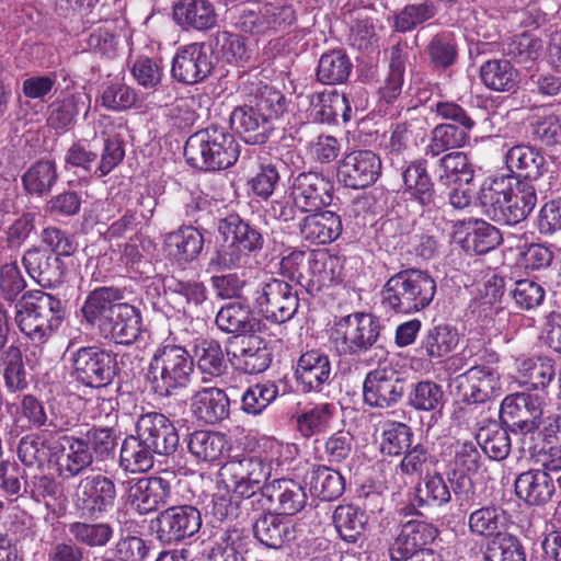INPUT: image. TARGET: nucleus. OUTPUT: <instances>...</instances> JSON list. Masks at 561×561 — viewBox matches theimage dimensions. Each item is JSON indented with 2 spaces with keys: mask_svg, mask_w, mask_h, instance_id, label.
<instances>
[{
  "mask_svg": "<svg viewBox=\"0 0 561 561\" xmlns=\"http://www.w3.org/2000/svg\"><path fill=\"white\" fill-rule=\"evenodd\" d=\"M125 296V288H94L80 308L81 323L95 329L101 337L116 345H133L142 331V314L138 307L124 301Z\"/></svg>",
  "mask_w": 561,
  "mask_h": 561,
  "instance_id": "f257e3e1",
  "label": "nucleus"
},
{
  "mask_svg": "<svg viewBox=\"0 0 561 561\" xmlns=\"http://www.w3.org/2000/svg\"><path fill=\"white\" fill-rule=\"evenodd\" d=\"M286 98L275 87L261 84L243 105L236 106L229 117L232 130L248 145L268 141L274 123L286 112Z\"/></svg>",
  "mask_w": 561,
  "mask_h": 561,
  "instance_id": "f03ea898",
  "label": "nucleus"
},
{
  "mask_svg": "<svg viewBox=\"0 0 561 561\" xmlns=\"http://www.w3.org/2000/svg\"><path fill=\"white\" fill-rule=\"evenodd\" d=\"M478 201L489 219L499 225L515 226L535 208L537 192L527 181L516 180L515 186H512L508 179L501 176L481 185Z\"/></svg>",
  "mask_w": 561,
  "mask_h": 561,
  "instance_id": "7ed1b4c3",
  "label": "nucleus"
},
{
  "mask_svg": "<svg viewBox=\"0 0 561 561\" xmlns=\"http://www.w3.org/2000/svg\"><path fill=\"white\" fill-rule=\"evenodd\" d=\"M240 145L227 127L210 124L192 134L184 145L187 164L204 172L231 168L240 157Z\"/></svg>",
  "mask_w": 561,
  "mask_h": 561,
  "instance_id": "20e7f679",
  "label": "nucleus"
},
{
  "mask_svg": "<svg viewBox=\"0 0 561 561\" xmlns=\"http://www.w3.org/2000/svg\"><path fill=\"white\" fill-rule=\"evenodd\" d=\"M436 294V282L417 268H404L390 276L380 290L386 313L411 314L427 308Z\"/></svg>",
  "mask_w": 561,
  "mask_h": 561,
  "instance_id": "39448f33",
  "label": "nucleus"
},
{
  "mask_svg": "<svg viewBox=\"0 0 561 561\" xmlns=\"http://www.w3.org/2000/svg\"><path fill=\"white\" fill-rule=\"evenodd\" d=\"M65 317L66 301L42 290L26 291L15 304V322L20 331L34 342L46 341Z\"/></svg>",
  "mask_w": 561,
  "mask_h": 561,
  "instance_id": "423d86ee",
  "label": "nucleus"
},
{
  "mask_svg": "<svg viewBox=\"0 0 561 561\" xmlns=\"http://www.w3.org/2000/svg\"><path fill=\"white\" fill-rule=\"evenodd\" d=\"M194 373V359L180 345L167 344L158 347L150 358L146 381L159 398H169L186 388Z\"/></svg>",
  "mask_w": 561,
  "mask_h": 561,
  "instance_id": "0eeeda50",
  "label": "nucleus"
},
{
  "mask_svg": "<svg viewBox=\"0 0 561 561\" xmlns=\"http://www.w3.org/2000/svg\"><path fill=\"white\" fill-rule=\"evenodd\" d=\"M67 455L61 463L66 476L76 478L84 473L94 462L105 461L114 455L117 436L111 427L91 426L87 431L67 434Z\"/></svg>",
  "mask_w": 561,
  "mask_h": 561,
  "instance_id": "6e6552de",
  "label": "nucleus"
},
{
  "mask_svg": "<svg viewBox=\"0 0 561 561\" xmlns=\"http://www.w3.org/2000/svg\"><path fill=\"white\" fill-rule=\"evenodd\" d=\"M71 376L80 385L92 389L110 386L118 375L117 353L101 345L68 346Z\"/></svg>",
  "mask_w": 561,
  "mask_h": 561,
  "instance_id": "1a4fd4ad",
  "label": "nucleus"
},
{
  "mask_svg": "<svg viewBox=\"0 0 561 561\" xmlns=\"http://www.w3.org/2000/svg\"><path fill=\"white\" fill-rule=\"evenodd\" d=\"M382 329L377 316L353 312L335 320V344L341 354L359 358L381 342Z\"/></svg>",
  "mask_w": 561,
  "mask_h": 561,
  "instance_id": "9d476101",
  "label": "nucleus"
},
{
  "mask_svg": "<svg viewBox=\"0 0 561 561\" xmlns=\"http://www.w3.org/2000/svg\"><path fill=\"white\" fill-rule=\"evenodd\" d=\"M545 397L533 392H515L506 396L500 407V424L515 436L522 437V450L526 451V438L535 439L543 414Z\"/></svg>",
  "mask_w": 561,
  "mask_h": 561,
  "instance_id": "9b49d317",
  "label": "nucleus"
},
{
  "mask_svg": "<svg viewBox=\"0 0 561 561\" xmlns=\"http://www.w3.org/2000/svg\"><path fill=\"white\" fill-rule=\"evenodd\" d=\"M103 148L99 154L81 141L70 146L65 154V164L80 170L84 175L102 179L110 174L125 158L124 140L118 134H102Z\"/></svg>",
  "mask_w": 561,
  "mask_h": 561,
  "instance_id": "f8f14e48",
  "label": "nucleus"
},
{
  "mask_svg": "<svg viewBox=\"0 0 561 561\" xmlns=\"http://www.w3.org/2000/svg\"><path fill=\"white\" fill-rule=\"evenodd\" d=\"M117 496L118 489L111 477L102 473L87 476L75 490L73 508L80 519L98 520L115 508Z\"/></svg>",
  "mask_w": 561,
  "mask_h": 561,
  "instance_id": "ddd939ff",
  "label": "nucleus"
},
{
  "mask_svg": "<svg viewBox=\"0 0 561 561\" xmlns=\"http://www.w3.org/2000/svg\"><path fill=\"white\" fill-rule=\"evenodd\" d=\"M400 169L404 202L415 207L422 215L440 209L446 204L444 193L436 188L428 173L426 160L417 159L408 164L403 162Z\"/></svg>",
  "mask_w": 561,
  "mask_h": 561,
  "instance_id": "4468645a",
  "label": "nucleus"
},
{
  "mask_svg": "<svg viewBox=\"0 0 561 561\" xmlns=\"http://www.w3.org/2000/svg\"><path fill=\"white\" fill-rule=\"evenodd\" d=\"M68 443L66 433L44 431L23 436L18 445V457L26 467L43 469L51 462L56 465L59 477L65 480L72 479L66 476L61 467L64 456L67 455Z\"/></svg>",
  "mask_w": 561,
  "mask_h": 561,
  "instance_id": "2eb2a0df",
  "label": "nucleus"
},
{
  "mask_svg": "<svg viewBox=\"0 0 561 561\" xmlns=\"http://www.w3.org/2000/svg\"><path fill=\"white\" fill-rule=\"evenodd\" d=\"M480 467L481 454L472 442L459 444L454 459L446 465L445 476L459 507L469 508L478 504L476 485L469 474L477 473Z\"/></svg>",
  "mask_w": 561,
  "mask_h": 561,
  "instance_id": "dca6fc26",
  "label": "nucleus"
},
{
  "mask_svg": "<svg viewBox=\"0 0 561 561\" xmlns=\"http://www.w3.org/2000/svg\"><path fill=\"white\" fill-rule=\"evenodd\" d=\"M163 294L168 306L175 313L191 319L207 316L209 291L204 282L170 276L163 282Z\"/></svg>",
  "mask_w": 561,
  "mask_h": 561,
  "instance_id": "f3484780",
  "label": "nucleus"
},
{
  "mask_svg": "<svg viewBox=\"0 0 561 561\" xmlns=\"http://www.w3.org/2000/svg\"><path fill=\"white\" fill-rule=\"evenodd\" d=\"M408 379L390 368L369 370L363 381V402L371 409L389 410L405 398Z\"/></svg>",
  "mask_w": 561,
  "mask_h": 561,
  "instance_id": "a211bd4d",
  "label": "nucleus"
},
{
  "mask_svg": "<svg viewBox=\"0 0 561 561\" xmlns=\"http://www.w3.org/2000/svg\"><path fill=\"white\" fill-rule=\"evenodd\" d=\"M213 45L194 42L176 49L171 64V77L183 85L204 82L214 71Z\"/></svg>",
  "mask_w": 561,
  "mask_h": 561,
  "instance_id": "6ab92c4d",
  "label": "nucleus"
},
{
  "mask_svg": "<svg viewBox=\"0 0 561 561\" xmlns=\"http://www.w3.org/2000/svg\"><path fill=\"white\" fill-rule=\"evenodd\" d=\"M202 527V514L193 505L170 506L151 520L156 539L163 545H172L194 537Z\"/></svg>",
  "mask_w": 561,
  "mask_h": 561,
  "instance_id": "aec40b11",
  "label": "nucleus"
},
{
  "mask_svg": "<svg viewBox=\"0 0 561 561\" xmlns=\"http://www.w3.org/2000/svg\"><path fill=\"white\" fill-rule=\"evenodd\" d=\"M257 294L255 301L260 311L273 323H285L298 311V290L289 282L272 277L261 283Z\"/></svg>",
  "mask_w": 561,
  "mask_h": 561,
  "instance_id": "412c9836",
  "label": "nucleus"
},
{
  "mask_svg": "<svg viewBox=\"0 0 561 561\" xmlns=\"http://www.w3.org/2000/svg\"><path fill=\"white\" fill-rule=\"evenodd\" d=\"M289 197L308 213L335 206L334 182L323 172L301 171L290 179Z\"/></svg>",
  "mask_w": 561,
  "mask_h": 561,
  "instance_id": "4be33fe9",
  "label": "nucleus"
},
{
  "mask_svg": "<svg viewBox=\"0 0 561 561\" xmlns=\"http://www.w3.org/2000/svg\"><path fill=\"white\" fill-rule=\"evenodd\" d=\"M457 394L467 404H480L496 397L501 390L500 374L490 365L474 363L453 379Z\"/></svg>",
  "mask_w": 561,
  "mask_h": 561,
  "instance_id": "5701e85b",
  "label": "nucleus"
},
{
  "mask_svg": "<svg viewBox=\"0 0 561 561\" xmlns=\"http://www.w3.org/2000/svg\"><path fill=\"white\" fill-rule=\"evenodd\" d=\"M381 174L380 157L368 149L354 150L339 163L337 181L347 188L363 190L371 186Z\"/></svg>",
  "mask_w": 561,
  "mask_h": 561,
  "instance_id": "b1692460",
  "label": "nucleus"
},
{
  "mask_svg": "<svg viewBox=\"0 0 561 561\" xmlns=\"http://www.w3.org/2000/svg\"><path fill=\"white\" fill-rule=\"evenodd\" d=\"M135 432L158 456H171L180 445L176 427L167 415L160 412L141 414L136 422Z\"/></svg>",
  "mask_w": 561,
  "mask_h": 561,
  "instance_id": "393cba45",
  "label": "nucleus"
},
{
  "mask_svg": "<svg viewBox=\"0 0 561 561\" xmlns=\"http://www.w3.org/2000/svg\"><path fill=\"white\" fill-rule=\"evenodd\" d=\"M294 376L301 393L322 392L334 378L329 355L319 348L302 353L297 359Z\"/></svg>",
  "mask_w": 561,
  "mask_h": 561,
  "instance_id": "a878e982",
  "label": "nucleus"
},
{
  "mask_svg": "<svg viewBox=\"0 0 561 561\" xmlns=\"http://www.w3.org/2000/svg\"><path fill=\"white\" fill-rule=\"evenodd\" d=\"M126 499L139 515H147L164 506L171 496L170 482L158 476L130 479L126 482Z\"/></svg>",
  "mask_w": 561,
  "mask_h": 561,
  "instance_id": "bb28decb",
  "label": "nucleus"
},
{
  "mask_svg": "<svg viewBox=\"0 0 561 561\" xmlns=\"http://www.w3.org/2000/svg\"><path fill=\"white\" fill-rule=\"evenodd\" d=\"M345 257L328 250L312 251L308 259L310 277L302 285L306 291L318 296L323 289L341 284L344 279Z\"/></svg>",
  "mask_w": 561,
  "mask_h": 561,
  "instance_id": "cd10ccee",
  "label": "nucleus"
},
{
  "mask_svg": "<svg viewBox=\"0 0 561 561\" xmlns=\"http://www.w3.org/2000/svg\"><path fill=\"white\" fill-rule=\"evenodd\" d=\"M224 469L232 473L234 492L248 494L249 490L267 486L272 465L262 456L243 455L229 461Z\"/></svg>",
  "mask_w": 561,
  "mask_h": 561,
  "instance_id": "c85d7f7f",
  "label": "nucleus"
},
{
  "mask_svg": "<svg viewBox=\"0 0 561 561\" xmlns=\"http://www.w3.org/2000/svg\"><path fill=\"white\" fill-rule=\"evenodd\" d=\"M22 263L30 275L43 288H55L64 282L66 274L61 257L41 247L25 251Z\"/></svg>",
  "mask_w": 561,
  "mask_h": 561,
  "instance_id": "c756f323",
  "label": "nucleus"
},
{
  "mask_svg": "<svg viewBox=\"0 0 561 561\" xmlns=\"http://www.w3.org/2000/svg\"><path fill=\"white\" fill-rule=\"evenodd\" d=\"M253 537L270 549L279 550L296 538L295 525L277 512L260 513L253 517Z\"/></svg>",
  "mask_w": 561,
  "mask_h": 561,
  "instance_id": "7c9ffc66",
  "label": "nucleus"
},
{
  "mask_svg": "<svg viewBox=\"0 0 561 561\" xmlns=\"http://www.w3.org/2000/svg\"><path fill=\"white\" fill-rule=\"evenodd\" d=\"M298 224L301 238L316 245L330 244L343 231L341 216L335 210L327 208L309 211Z\"/></svg>",
  "mask_w": 561,
  "mask_h": 561,
  "instance_id": "2f4dec72",
  "label": "nucleus"
},
{
  "mask_svg": "<svg viewBox=\"0 0 561 561\" xmlns=\"http://www.w3.org/2000/svg\"><path fill=\"white\" fill-rule=\"evenodd\" d=\"M172 18L186 32H206L217 25V13L209 0H178L172 8Z\"/></svg>",
  "mask_w": 561,
  "mask_h": 561,
  "instance_id": "473e14b6",
  "label": "nucleus"
},
{
  "mask_svg": "<svg viewBox=\"0 0 561 561\" xmlns=\"http://www.w3.org/2000/svg\"><path fill=\"white\" fill-rule=\"evenodd\" d=\"M217 230L226 241L231 239L242 250H245L249 256L257 254L264 248L265 238L261 229L236 213L220 218Z\"/></svg>",
  "mask_w": 561,
  "mask_h": 561,
  "instance_id": "72a5a7b5",
  "label": "nucleus"
},
{
  "mask_svg": "<svg viewBox=\"0 0 561 561\" xmlns=\"http://www.w3.org/2000/svg\"><path fill=\"white\" fill-rule=\"evenodd\" d=\"M437 536V528L423 520H409L403 526L389 549L390 558L402 559L427 548Z\"/></svg>",
  "mask_w": 561,
  "mask_h": 561,
  "instance_id": "f704fd0d",
  "label": "nucleus"
},
{
  "mask_svg": "<svg viewBox=\"0 0 561 561\" xmlns=\"http://www.w3.org/2000/svg\"><path fill=\"white\" fill-rule=\"evenodd\" d=\"M505 161L512 172H517L516 180L530 184L549 171V163L542 151L529 145L513 146L506 152Z\"/></svg>",
  "mask_w": 561,
  "mask_h": 561,
  "instance_id": "c9c22d12",
  "label": "nucleus"
},
{
  "mask_svg": "<svg viewBox=\"0 0 561 561\" xmlns=\"http://www.w3.org/2000/svg\"><path fill=\"white\" fill-rule=\"evenodd\" d=\"M517 497L530 506H543L556 492L554 480L546 470L529 469L514 482Z\"/></svg>",
  "mask_w": 561,
  "mask_h": 561,
  "instance_id": "e433bc0d",
  "label": "nucleus"
},
{
  "mask_svg": "<svg viewBox=\"0 0 561 561\" xmlns=\"http://www.w3.org/2000/svg\"><path fill=\"white\" fill-rule=\"evenodd\" d=\"M310 116L317 123L335 125L352 118V107L345 93L336 90L316 92L310 96Z\"/></svg>",
  "mask_w": 561,
  "mask_h": 561,
  "instance_id": "4c0bfd02",
  "label": "nucleus"
},
{
  "mask_svg": "<svg viewBox=\"0 0 561 561\" xmlns=\"http://www.w3.org/2000/svg\"><path fill=\"white\" fill-rule=\"evenodd\" d=\"M207 42L213 45V54L217 53L222 60L230 65L241 68H251L255 65V53L240 34L217 31L209 36Z\"/></svg>",
  "mask_w": 561,
  "mask_h": 561,
  "instance_id": "58836bf2",
  "label": "nucleus"
},
{
  "mask_svg": "<svg viewBox=\"0 0 561 561\" xmlns=\"http://www.w3.org/2000/svg\"><path fill=\"white\" fill-rule=\"evenodd\" d=\"M405 404L416 412L431 413L432 417L442 415L447 398L443 386L432 379L408 381Z\"/></svg>",
  "mask_w": 561,
  "mask_h": 561,
  "instance_id": "ea45409f",
  "label": "nucleus"
},
{
  "mask_svg": "<svg viewBox=\"0 0 561 561\" xmlns=\"http://www.w3.org/2000/svg\"><path fill=\"white\" fill-rule=\"evenodd\" d=\"M215 323L224 333L241 336L260 331L261 321L253 316L249 305L231 301L224 305L217 312Z\"/></svg>",
  "mask_w": 561,
  "mask_h": 561,
  "instance_id": "a19ab883",
  "label": "nucleus"
},
{
  "mask_svg": "<svg viewBox=\"0 0 561 561\" xmlns=\"http://www.w3.org/2000/svg\"><path fill=\"white\" fill-rule=\"evenodd\" d=\"M458 344L457 330L448 324L427 328L415 348L417 357L430 363L439 362Z\"/></svg>",
  "mask_w": 561,
  "mask_h": 561,
  "instance_id": "79ce46f5",
  "label": "nucleus"
},
{
  "mask_svg": "<svg viewBox=\"0 0 561 561\" xmlns=\"http://www.w3.org/2000/svg\"><path fill=\"white\" fill-rule=\"evenodd\" d=\"M192 411L197 420L217 424L230 415V399L224 389L207 387L192 397Z\"/></svg>",
  "mask_w": 561,
  "mask_h": 561,
  "instance_id": "37998d69",
  "label": "nucleus"
},
{
  "mask_svg": "<svg viewBox=\"0 0 561 561\" xmlns=\"http://www.w3.org/2000/svg\"><path fill=\"white\" fill-rule=\"evenodd\" d=\"M455 227L466 229V236L460 243L467 252L478 255L486 254L502 242L500 230L484 220H458Z\"/></svg>",
  "mask_w": 561,
  "mask_h": 561,
  "instance_id": "c03bdc74",
  "label": "nucleus"
},
{
  "mask_svg": "<svg viewBox=\"0 0 561 561\" xmlns=\"http://www.w3.org/2000/svg\"><path fill=\"white\" fill-rule=\"evenodd\" d=\"M305 482L311 495L325 502L337 500L345 490V480L341 472L325 465H313L307 471Z\"/></svg>",
  "mask_w": 561,
  "mask_h": 561,
  "instance_id": "a18cd8bd",
  "label": "nucleus"
},
{
  "mask_svg": "<svg viewBox=\"0 0 561 561\" xmlns=\"http://www.w3.org/2000/svg\"><path fill=\"white\" fill-rule=\"evenodd\" d=\"M479 75L484 87L495 92L512 93L519 83L518 69L506 58H492L484 61Z\"/></svg>",
  "mask_w": 561,
  "mask_h": 561,
  "instance_id": "49530a36",
  "label": "nucleus"
},
{
  "mask_svg": "<svg viewBox=\"0 0 561 561\" xmlns=\"http://www.w3.org/2000/svg\"><path fill=\"white\" fill-rule=\"evenodd\" d=\"M187 450L198 462L218 461L228 446L227 435L216 431L197 430L186 438Z\"/></svg>",
  "mask_w": 561,
  "mask_h": 561,
  "instance_id": "de8ad7c7",
  "label": "nucleus"
},
{
  "mask_svg": "<svg viewBox=\"0 0 561 561\" xmlns=\"http://www.w3.org/2000/svg\"><path fill=\"white\" fill-rule=\"evenodd\" d=\"M272 358L273 353L268 343L259 336H251L247 344L233 354L231 363L241 373L256 375L270 367Z\"/></svg>",
  "mask_w": 561,
  "mask_h": 561,
  "instance_id": "09e8293b",
  "label": "nucleus"
},
{
  "mask_svg": "<svg viewBox=\"0 0 561 561\" xmlns=\"http://www.w3.org/2000/svg\"><path fill=\"white\" fill-rule=\"evenodd\" d=\"M508 524V514L499 505H486L471 512L468 516V528L471 535L488 540L504 531Z\"/></svg>",
  "mask_w": 561,
  "mask_h": 561,
  "instance_id": "8fccbe9b",
  "label": "nucleus"
},
{
  "mask_svg": "<svg viewBox=\"0 0 561 561\" xmlns=\"http://www.w3.org/2000/svg\"><path fill=\"white\" fill-rule=\"evenodd\" d=\"M138 433L124 438L118 459V467L129 473H146L154 466L156 454L144 444Z\"/></svg>",
  "mask_w": 561,
  "mask_h": 561,
  "instance_id": "3c124183",
  "label": "nucleus"
},
{
  "mask_svg": "<svg viewBox=\"0 0 561 561\" xmlns=\"http://www.w3.org/2000/svg\"><path fill=\"white\" fill-rule=\"evenodd\" d=\"M451 492L445 471L426 472L415 486L414 500L420 507H444L451 502Z\"/></svg>",
  "mask_w": 561,
  "mask_h": 561,
  "instance_id": "603ef678",
  "label": "nucleus"
},
{
  "mask_svg": "<svg viewBox=\"0 0 561 561\" xmlns=\"http://www.w3.org/2000/svg\"><path fill=\"white\" fill-rule=\"evenodd\" d=\"M268 491L271 492L268 496L274 497V503H277V513L283 516H294L307 504L305 486L293 479H276Z\"/></svg>",
  "mask_w": 561,
  "mask_h": 561,
  "instance_id": "864d4df0",
  "label": "nucleus"
},
{
  "mask_svg": "<svg viewBox=\"0 0 561 561\" xmlns=\"http://www.w3.org/2000/svg\"><path fill=\"white\" fill-rule=\"evenodd\" d=\"M352 70L353 64L348 55L343 49H331L320 56L316 77L322 84H343L348 80Z\"/></svg>",
  "mask_w": 561,
  "mask_h": 561,
  "instance_id": "5fc2aeb1",
  "label": "nucleus"
},
{
  "mask_svg": "<svg viewBox=\"0 0 561 561\" xmlns=\"http://www.w3.org/2000/svg\"><path fill=\"white\" fill-rule=\"evenodd\" d=\"M68 531L84 550L104 548L114 538V527L107 522L81 519L70 523Z\"/></svg>",
  "mask_w": 561,
  "mask_h": 561,
  "instance_id": "6e6d98bb",
  "label": "nucleus"
},
{
  "mask_svg": "<svg viewBox=\"0 0 561 561\" xmlns=\"http://www.w3.org/2000/svg\"><path fill=\"white\" fill-rule=\"evenodd\" d=\"M438 183L442 185H468L474 178L473 165L462 151H450L437 163Z\"/></svg>",
  "mask_w": 561,
  "mask_h": 561,
  "instance_id": "4d7b16f0",
  "label": "nucleus"
},
{
  "mask_svg": "<svg viewBox=\"0 0 561 561\" xmlns=\"http://www.w3.org/2000/svg\"><path fill=\"white\" fill-rule=\"evenodd\" d=\"M57 180L58 172L56 162L46 158L34 162L21 176L24 191L37 197L48 195L57 183Z\"/></svg>",
  "mask_w": 561,
  "mask_h": 561,
  "instance_id": "13d9d810",
  "label": "nucleus"
},
{
  "mask_svg": "<svg viewBox=\"0 0 561 561\" xmlns=\"http://www.w3.org/2000/svg\"><path fill=\"white\" fill-rule=\"evenodd\" d=\"M204 236L198 227L184 226L169 234L170 253L180 263H191L204 248Z\"/></svg>",
  "mask_w": 561,
  "mask_h": 561,
  "instance_id": "bf43d9fd",
  "label": "nucleus"
},
{
  "mask_svg": "<svg viewBox=\"0 0 561 561\" xmlns=\"http://www.w3.org/2000/svg\"><path fill=\"white\" fill-rule=\"evenodd\" d=\"M83 105L80 94L68 93L56 99L47 108V126L57 134L69 131L77 122V116Z\"/></svg>",
  "mask_w": 561,
  "mask_h": 561,
  "instance_id": "052dcab7",
  "label": "nucleus"
},
{
  "mask_svg": "<svg viewBox=\"0 0 561 561\" xmlns=\"http://www.w3.org/2000/svg\"><path fill=\"white\" fill-rule=\"evenodd\" d=\"M430 67L435 71L447 70L458 59V44L453 32L435 34L425 47Z\"/></svg>",
  "mask_w": 561,
  "mask_h": 561,
  "instance_id": "680f3d73",
  "label": "nucleus"
},
{
  "mask_svg": "<svg viewBox=\"0 0 561 561\" xmlns=\"http://www.w3.org/2000/svg\"><path fill=\"white\" fill-rule=\"evenodd\" d=\"M333 523L342 540L355 543L366 530L367 516L353 504L339 505L333 512Z\"/></svg>",
  "mask_w": 561,
  "mask_h": 561,
  "instance_id": "e2e57ef3",
  "label": "nucleus"
},
{
  "mask_svg": "<svg viewBox=\"0 0 561 561\" xmlns=\"http://www.w3.org/2000/svg\"><path fill=\"white\" fill-rule=\"evenodd\" d=\"M483 561H527L526 548L519 537L506 533L485 543Z\"/></svg>",
  "mask_w": 561,
  "mask_h": 561,
  "instance_id": "0e129e2a",
  "label": "nucleus"
},
{
  "mask_svg": "<svg viewBox=\"0 0 561 561\" xmlns=\"http://www.w3.org/2000/svg\"><path fill=\"white\" fill-rule=\"evenodd\" d=\"M334 403L324 402L301 412L296 419L298 433L305 438H311L328 431L334 417Z\"/></svg>",
  "mask_w": 561,
  "mask_h": 561,
  "instance_id": "69168bd1",
  "label": "nucleus"
},
{
  "mask_svg": "<svg viewBox=\"0 0 561 561\" xmlns=\"http://www.w3.org/2000/svg\"><path fill=\"white\" fill-rule=\"evenodd\" d=\"M438 9L434 0H424L420 3H408L396 11L392 18V28L398 33H408L419 25L435 18Z\"/></svg>",
  "mask_w": 561,
  "mask_h": 561,
  "instance_id": "338daca9",
  "label": "nucleus"
},
{
  "mask_svg": "<svg viewBox=\"0 0 561 561\" xmlns=\"http://www.w3.org/2000/svg\"><path fill=\"white\" fill-rule=\"evenodd\" d=\"M250 256L245 250H242L231 239L217 244L210 253L207 262V273H221L245 267Z\"/></svg>",
  "mask_w": 561,
  "mask_h": 561,
  "instance_id": "774afa93",
  "label": "nucleus"
}]
</instances>
